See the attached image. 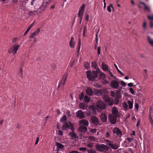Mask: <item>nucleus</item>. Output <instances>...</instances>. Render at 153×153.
Instances as JSON below:
<instances>
[{"label": "nucleus", "mask_w": 153, "mask_h": 153, "mask_svg": "<svg viewBox=\"0 0 153 153\" xmlns=\"http://www.w3.org/2000/svg\"><path fill=\"white\" fill-rule=\"evenodd\" d=\"M84 97V94L83 92H82L80 95L79 96V99L80 100H82L83 99Z\"/></svg>", "instance_id": "de8ad7c7"}, {"label": "nucleus", "mask_w": 153, "mask_h": 153, "mask_svg": "<svg viewBox=\"0 0 153 153\" xmlns=\"http://www.w3.org/2000/svg\"><path fill=\"white\" fill-rule=\"evenodd\" d=\"M147 40L151 45L153 46V40L149 36H148L147 37Z\"/></svg>", "instance_id": "473e14b6"}, {"label": "nucleus", "mask_w": 153, "mask_h": 153, "mask_svg": "<svg viewBox=\"0 0 153 153\" xmlns=\"http://www.w3.org/2000/svg\"><path fill=\"white\" fill-rule=\"evenodd\" d=\"M110 146L111 148L114 150H116L118 149L119 146L116 144H114L113 142L111 144H110Z\"/></svg>", "instance_id": "aec40b11"}, {"label": "nucleus", "mask_w": 153, "mask_h": 153, "mask_svg": "<svg viewBox=\"0 0 153 153\" xmlns=\"http://www.w3.org/2000/svg\"><path fill=\"white\" fill-rule=\"evenodd\" d=\"M97 131V130L96 129L94 128V129H91V130H90V131L92 133H95Z\"/></svg>", "instance_id": "69168bd1"}, {"label": "nucleus", "mask_w": 153, "mask_h": 153, "mask_svg": "<svg viewBox=\"0 0 153 153\" xmlns=\"http://www.w3.org/2000/svg\"><path fill=\"white\" fill-rule=\"evenodd\" d=\"M70 136L73 139H74L76 138H78V137L76 133L74 132H70L69 133Z\"/></svg>", "instance_id": "393cba45"}, {"label": "nucleus", "mask_w": 153, "mask_h": 153, "mask_svg": "<svg viewBox=\"0 0 153 153\" xmlns=\"http://www.w3.org/2000/svg\"><path fill=\"white\" fill-rule=\"evenodd\" d=\"M139 3L140 4H142L144 5L145 10L148 11L149 12L150 11V10L149 7L147 6L144 2L140 1Z\"/></svg>", "instance_id": "a878e982"}, {"label": "nucleus", "mask_w": 153, "mask_h": 153, "mask_svg": "<svg viewBox=\"0 0 153 153\" xmlns=\"http://www.w3.org/2000/svg\"><path fill=\"white\" fill-rule=\"evenodd\" d=\"M89 16L88 14H86L85 15V20L88 21L89 20Z\"/></svg>", "instance_id": "338daca9"}, {"label": "nucleus", "mask_w": 153, "mask_h": 153, "mask_svg": "<svg viewBox=\"0 0 153 153\" xmlns=\"http://www.w3.org/2000/svg\"><path fill=\"white\" fill-rule=\"evenodd\" d=\"M87 149L86 148L84 147H80L79 149V150L82 151H85Z\"/></svg>", "instance_id": "4d7b16f0"}, {"label": "nucleus", "mask_w": 153, "mask_h": 153, "mask_svg": "<svg viewBox=\"0 0 153 153\" xmlns=\"http://www.w3.org/2000/svg\"><path fill=\"white\" fill-rule=\"evenodd\" d=\"M76 116L79 119H82L85 117V115L82 111L79 110L76 112Z\"/></svg>", "instance_id": "9b49d317"}, {"label": "nucleus", "mask_w": 153, "mask_h": 153, "mask_svg": "<svg viewBox=\"0 0 153 153\" xmlns=\"http://www.w3.org/2000/svg\"><path fill=\"white\" fill-rule=\"evenodd\" d=\"M120 82L116 80H113L111 82V86L112 88L117 89L119 87Z\"/></svg>", "instance_id": "9d476101"}, {"label": "nucleus", "mask_w": 153, "mask_h": 153, "mask_svg": "<svg viewBox=\"0 0 153 153\" xmlns=\"http://www.w3.org/2000/svg\"><path fill=\"white\" fill-rule=\"evenodd\" d=\"M88 139L90 140L93 141L95 140V138L92 136H90L88 137Z\"/></svg>", "instance_id": "8fccbe9b"}, {"label": "nucleus", "mask_w": 153, "mask_h": 153, "mask_svg": "<svg viewBox=\"0 0 153 153\" xmlns=\"http://www.w3.org/2000/svg\"><path fill=\"white\" fill-rule=\"evenodd\" d=\"M91 98L90 97L87 95H85L84 97V101L87 103L90 100Z\"/></svg>", "instance_id": "72a5a7b5"}, {"label": "nucleus", "mask_w": 153, "mask_h": 153, "mask_svg": "<svg viewBox=\"0 0 153 153\" xmlns=\"http://www.w3.org/2000/svg\"><path fill=\"white\" fill-rule=\"evenodd\" d=\"M69 123L66 122H64L63 123V126L62 128L63 130H66L67 129H69Z\"/></svg>", "instance_id": "6ab92c4d"}, {"label": "nucleus", "mask_w": 153, "mask_h": 153, "mask_svg": "<svg viewBox=\"0 0 153 153\" xmlns=\"http://www.w3.org/2000/svg\"><path fill=\"white\" fill-rule=\"evenodd\" d=\"M110 136V134H109V133L108 132H106L105 137L106 138H108Z\"/></svg>", "instance_id": "e2e57ef3"}, {"label": "nucleus", "mask_w": 153, "mask_h": 153, "mask_svg": "<svg viewBox=\"0 0 153 153\" xmlns=\"http://www.w3.org/2000/svg\"><path fill=\"white\" fill-rule=\"evenodd\" d=\"M84 65L85 68L87 69H89L90 67L89 64L87 62H85L84 63Z\"/></svg>", "instance_id": "e433bc0d"}, {"label": "nucleus", "mask_w": 153, "mask_h": 153, "mask_svg": "<svg viewBox=\"0 0 153 153\" xmlns=\"http://www.w3.org/2000/svg\"><path fill=\"white\" fill-rule=\"evenodd\" d=\"M34 36H35V35L33 33H32L30 35L29 38H33Z\"/></svg>", "instance_id": "774afa93"}, {"label": "nucleus", "mask_w": 153, "mask_h": 153, "mask_svg": "<svg viewBox=\"0 0 153 153\" xmlns=\"http://www.w3.org/2000/svg\"><path fill=\"white\" fill-rule=\"evenodd\" d=\"M134 106L135 108L137 110H138L139 109V105L138 103H135Z\"/></svg>", "instance_id": "680f3d73"}, {"label": "nucleus", "mask_w": 153, "mask_h": 153, "mask_svg": "<svg viewBox=\"0 0 153 153\" xmlns=\"http://www.w3.org/2000/svg\"><path fill=\"white\" fill-rule=\"evenodd\" d=\"M91 120L93 124L96 126H100L101 124L99 121L98 118L95 116H92L91 118Z\"/></svg>", "instance_id": "6e6552de"}, {"label": "nucleus", "mask_w": 153, "mask_h": 153, "mask_svg": "<svg viewBox=\"0 0 153 153\" xmlns=\"http://www.w3.org/2000/svg\"><path fill=\"white\" fill-rule=\"evenodd\" d=\"M93 143L91 142L89 143L87 145V146L89 148H91L93 147Z\"/></svg>", "instance_id": "6e6d98bb"}, {"label": "nucleus", "mask_w": 153, "mask_h": 153, "mask_svg": "<svg viewBox=\"0 0 153 153\" xmlns=\"http://www.w3.org/2000/svg\"><path fill=\"white\" fill-rule=\"evenodd\" d=\"M105 141L106 143H107V144L110 146V144H111L112 143V141H111L108 140H105Z\"/></svg>", "instance_id": "864d4df0"}, {"label": "nucleus", "mask_w": 153, "mask_h": 153, "mask_svg": "<svg viewBox=\"0 0 153 153\" xmlns=\"http://www.w3.org/2000/svg\"><path fill=\"white\" fill-rule=\"evenodd\" d=\"M114 65L115 67H116L117 70V71L121 75H123V74L119 69L118 68L117 66V65L115 64H114Z\"/></svg>", "instance_id": "a18cd8bd"}, {"label": "nucleus", "mask_w": 153, "mask_h": 153, "mask_svg": "<svg viewBox=\"0 0 153 153\" xmlns=\"http://www.w3.org/2000/svg\"><path fill=\"white\" fill-rule=\"evenodd\" d=\"M91 67H92L94 68L95 69L97 70V69L99 68H97V64L96 62H93L91 63Z\"/></svg>", "instance_id": "cd10ccee"}, {"label": "nucleus", "mask_w": 153, "mask_h": 153, "mask_svg": "<svg viewBox=\"0 0 153 153\" xmlns=\"http://www.w3.org/2000/svg\"><path fill=\"white\" fill-rule=\"evenodd\" d=\"M56 144L57 148H58V149H59L63 148L64 147L63 145L58 142L56 143Z\"/></svg>", "instance_id": "7c9ffc66"}, {"label": "nucleus", "mask_w": 153, "mask_h": 153, "mask_svg": "<svg viewBox=\"0 0 153 153\" xmlns=\"http://www.w3.org/2000/svg\"><path fill=\"white\" fill-rule=\"evenodd\" d=\"M108 74H110V76L112 78L116 80L117 79L116 78V77L113 75L112 73L110 71H108Z\"/></svg>", "instance_id": "f704fd0d"}, {"label": "nucleus", "mask_w": 153, "mask_h": 153, "mask_svg": "<svg viewBox=\"0 0 153 153\" xmlns=\"http://www.w3.org/2000/svg\"><path fill=\"white\" fill-rule=\"evenodd\" d=\"M143 27L144 30H145L146 27V22L145 21H144L143 22Z\"/></svg>", "instance_id": "603ef678"}, {"label": "nucleus", "mask_w": 153, "mask_h": 153, "mask_svg": "<svg viewBox=\"0 0 153 153\" xmlns=\"http://www.w3.org/2000/svg\"><path fill=\"white\" fill-rule=\"evenodd\" d=\"M79 123L82 124L86 126H88L89 125V122L88 120L83 119L79 122Z\"/></svg>", "instance_id": "b1692460"}, {"label": "nucleus", "mask_w": 153, "mask_h": 153, "mask_svg": "<svg viewBox=\"0 0 153 153\" xmlns=\"http://www.w3.org/2000/svg\"><path fill=\"white\" fill-rule=\"evenodd\" d=\"M121 85L123 87H125L126 86V83L123 82V81H120Z\"/></svg>", "instance_id": "052dcab7"}, {"label": "nucleus", "mask_w": 153, "mask_h": 153, "mask_svg": "<svg viewBox=\"0 0 153 153\" xmlns=\"http://www.w3.org/2000/svg\"><path fill=\"white\" fill-rule=\"evenodd\" d=\"M101 48L100 46L99 47L97 48V53L98 55H99L100 53V51Z\"/></svg>", "instance_id": "3c124183"}, {"label": "nucleus", "mask_w": 153, "mask_h": 153, "mask_svg": "<svg viewBox=\"0 0 153 153\" xmlns=\"http://www.w3.org/2000/svg\"><path fill=\"white\" fill-rule=\"evenodd\" d=\"M103 99L106 102H110L111 100V98L107 95L104 96Z\"/></svg>", "instance_id": "c85d7f7f"}, {"label": "nucleus", "mask_w": 153, "mask_h": 153, "mask_svg": "<svg viewBox=\"0 0 153 153\" xmlns=\"http://www.w3.org/2000/svg\"><path fill=\"white\" fill-rule=\"evenodd\" d=\"M101 65L102 70L105 71H107V73H108V71L110 70H109L110 68H109L108 65L104 63V62L102 63Z\"/></svg>", "instance_id": "4468645a"}, {"label": "nucleus", "mask_w": 153, "mask_h": 153, "mask_svg": "<svg viewBox=\"0 0 153 153\" xmlns=\"http://www.w3.org/2000/svg\"><path fill=\"white\" fill-rule=\"evenodd\" d=\"M40 29L39 28H38L33 33L35 35V36H36L38 35V34H39V33L40 32Z\"/></svg>", "instance_id": "ea45409f"}, {"label": "nucleus", "mask_w": 153, "mask_h": 153, "mask_svg": "<svg viewBox=\"0 0 153 153\" xmlns=\"http://www.w3.org/2000/svg\"><path fill=\"white\" fill-rule=\"evenodd\" d=\"M67 117L65 115H63L60 119V122H61L62 123H63L64 122H66V121L67 120Z\"/></svg>", "instance_id": "c756f323"}, {"label": "nucleus", "mask_w": 153, "mask_h": 153, "mask_svg": "<svg viewBox=\"0 0 153 153\" xmlns=\"http://www.w3.org/2000/svg\"><path fill=\"white\" fill-rule=\"evenodd\" d=\"M107 90L106 88L101 89L97 91V93L100 95H104L107 94Z\"/></svg>", "instance_id": "a211bd4d"}, {"label": "nucleus", "mask_w": 153, "mask_h": 153, "mask_svg": "<svg viewBox=\"0 0 153 153\" xmlns=\"http://www.w3.org/2000/svg\"><path fill=\"white\" fill-rule=\"evenodd\" d=\"M101 121L103 123L106 122L107 120V117L106 114L105 113H102L100 116Z\"/></svg>", "instance_id": "f3484780"}, {"label": "nucleus", "mask_w": 153, "mask_h": 153, "mask_svg": "<svg viewBox=\"0 0 153 153\" xmlns=\"http://www.w3.org/2000/svg\"><path fill=\"white\" fill-rule=\"evenodd\" d=\"M112 112L113 114L112 115L118 117L120 116L118 109L116 107H113L112 110Z\"/></svg>", "instance_id": "2eb2a0df"}, {"label": "nucleus", "mask_w": 153, "mask_h": 153, "mask_svg": "<svg viewBox=\"0 0 153 153\" xmlns=\"http://www.w3.org/2000/svg\"><path fill=\"white\" fill-rule=\"evenodd\" d=\"M86 114L88 116H90L91 114H95L96 113V111L95 107L93 105L90 107H88L86 109V111L85 112Z\"/></svg>", "instance_id": "f03ea898"}, {"label": "nucleus", "mask_w": 153, "mask_h": 153, "mask_svg": "<svg viewBox=\"0 0 153 153\" xmlns=\"http://www.w3.org/2000/svg\"><path fill=\"white\" fill-rule=\"evenodd\" d=\"M123 107L125 109H127L128 108V105L126 103L124 102L123 104Z\"/></svg>", "instance_id": "79ce46f5"}, {"label": "nucleus", "mask_w": 153, "mask_h": 153, "mask_svg": "<svg viewBox=\"0 0 153 153\" xmlns=\"http://www.w3.org/2000/svg\"><path fill=\"white\" fill-rule=\"evenodd\" d=\"M83 15H82H82L80 14V15H77L78 17H79V20L80 21V24L82 22V19Z\"/></svg>", "instance_id": "c03bdc74"}, {"label": "nucleus", "mask_w": 153, "mask_h": 153, "mask_svg": "<svg viewBox=\"0 0 153 153\" xmlns=\"http://www.w3.org/2000/svg\"><path fill=\"white\" fill-rule=\"evenodd\" d=\"M115 103L116 104H117L119 103V99L116 97H114Z\"/></svg>", "instance_id": "49530a36"}, {"label": "nucleus", "mask_w": 153, "mask_h": 153, "mask_svg": "<svg viewBox=\"0 0 153 153\" xmlns=\"http://www.w3.org/2000/svg\"><path fill=\"white\" fill-rule=\"evenodd\" d=\"M85 4H82L79 7L77 15H80V14L83 15L85 11Z\"/></svg>", "instance_id": "ddd939ff"}, {"label": "nucleus", "mask_w": 153, "mask_h": 153, "mask_svg": "<svg viewBox=\"0 0 153 153\" xmlns=\"http://www.w3.org/2000/svg\"><path fill=\"white\" fill-rule=\"evenodd\" d=\"M110 7H112L113 9L114 8V7L112 4H111L109 6H108L107 8V10L109 12H111V10Z\"/></svg>", "instance_id": "58836bf2"}, {"label": "nucleus", "mask_w": 153, "mask_h": 153, "mask_svg": "<svg viewBox=\"0 0 153 153\" xmlns=\"http://www.w3.org/2000/svg\"><path fill=\"white\" fill-rule=\"evenodd\" d=\"M87 130V128L86 127L84 126H81L78 128L79 131L81 132L85 133Z\"/></svg>", "instance_id": "dca6fc26"}, {"label": "nucleus", "mask_w": 153, "mask_h": 153, "mask_svg": "<svg viewBox=\"0 0 153 153\" xmlns=\"http://www.w3.org/2000/svg\"><path fill=\"white\" fill-rule=\"evenodd\" d=\"M97 106L101 109L103 110L105 108V105L104 102L101 101H99L97 102Z\"/></svg>", "instance_id": "f8f14e48"}, {"label": "nucleus", "mask_w": 153, "mask_h": 153, "mask_svg": "<svg viewBox=\"0 0 153 153\" xmlns=\"http://www.w3.org/2000/svg\"><path fill=\"white\" fill-rule=\"evenodd\" d=\"M133 137H127L126 140H127L129 143L131 142V141L133 140Z\"/></svg>", "instance_id": "bf43d9fd"}, {"label": "nucleus", "mask_w": 153, "mask_h": 153, "mask_svg": "<svg viewBox=\"0 0 153 153\" xmlns=\"http://www.w3.org/2000/svg\"><path fill=\"white\" fill-rule=\"evenodd\" d=\"M128 105L129 108L131 109L133 108V100L131 99V101L128 100Z\"/></svg>", "instance_id": "bb28decb"}, {"label": "nucleus", "mask_w": 153, "mask_h": 153, "mask_svg": "<svg viewBox=\"0 0 153 153\" xmlns=\"http://www.w3.org/2000/svg\"><path fill=\"white\" fill-rule=\"evenodd\" d=\"M111 96L114 97H115L116 94L114 91H112L111 92Z\"/></svg>", "instance_id": "5fc2aeb1"}, {"label": "nucleus", "mask_w": 153, "mask_h": 153, "mask_svg": "<svg viewBox=\"0 0 153 153\" xmlns=\"http://www.w3.org/2000/svg\"><path fill=\"white\" fill-rule=\"evenodd\" d=\"M96 147L98 151L101 152H104V150L108 151L109 149V147L104 144L97 145L96 146Z\"/></svg>", "instance_id": "39448f33"}, {"label": "nucleus", "mask_w": 153, "mask_h": 153, "mask_svg": "<svg viewBox=\"0 0 153 153\" xmlns=\"http://www.w3.org/2000/svg\"><path fill=\"white\" fill-rule=\"evenodd\" d=\"M115 97L120 99L121 97V95H120L119 93L117 92Z\"/></svg>", "instance_id": "09e8293b"}, {"label": "nucleus", "mask_w": 153, "mask_h": 153, "mask_svg": "<svg viewBox=\"0 0 153 153\" xmlns=\"http://www.w3.org/2000/svg\"><path fill=\"white\" fill-rule=\"evenodd\" d=\"M87 77L90 81H93L98 76V74L100 77H102L104 79L106 78L105 74L102 72L99 68L97 69L96 71H93L91 72L90 70H88L86 72Z\"/></svg>", "instance_id": "f257e3e1"}, {"label": "nucleus", "mask_w": 153, "mask_h": 153, "mask_svg": "<svg viewBox=\"0 0 153 153\" xmlns=\"http://www.w3.org/2000/svg\"><path fill=\"white\" fill-rule=\"evenodd\" d=\"M28 12L29 15L30 16H33L34 15L35 16L36 15V14L34 13L33 11H29Z\"/></svg>", "instance_id": "4c0bfd02"}, {"label": "nucleus", "mask_w": 153, "mask_h": 153, "mask_svg": "<svg viewBox=\"0 0 153 153\" xmlns=\"http://www.w3.org/2000/svg\"><path fill=\"white\" fill-rule=\"evenodd\" d=\"M70 129L73 131L72 132H74V128L73 125L71 122H69V127Z\"/></svg>", "instance_id": "c9c22d12"}, {"label": "nucleus", "mask_w": 153, "mask_h": 153, "mask_svg": "<svg viewBox=\"0 0 153 153\" xmlns=\"http://www.w3.org/2000/svg\"><path fill=\"white\" fill-rule=\"evenodd\" d=\"M79 106L80 108L82 110H84L85 109V106L82 103H80L79 105Z\"/></svg>", "instance_id": "37998d69"}, {"label": "nucleus", "mask_w": 153, "mask_h": 153, "mask_svg": "<svg viewBox=\"0 0 153 153\" xmlns=\"http://www.w3.org/2000/svg\"><path fill=\"white\" fill-rule=\"evenodd\" d=\"M114 134L117 137L120 138L121 137L122 134L120 130L117 127H115L112 130Z\"/></svg>", "instance_id": "423d86ee"}, {"label": "nucleus", "mask_w": 153, "mask_h": 153, "mask_svg": "<svg viewBox=\"0 0 153 153\" xmlns=\"http://www.w3.org/2000/svg\"><path fill=\"white\" fill-rule=\"evenodd\" d=\"M129 90L130 92H131V93L132 94H134L135 92L134 91L133 89H132V88H130L129 89Z\"/></svg>", "instance_id": "13d9d810"}, {"label": "nucleus", "mask_w": 153, "mask_h": 153, "mask_svg": "<svg viewBox=\"0 0 153 153\" xmlns=\"http://www.w3.org/2000/svg\"><path fill=\"white\" fill-rule=\"evenodd\" d=\"M49 3V1L48 0H43V1L42 5L40 6L39 8V12L41 13L43 11L46 7H47Z\"/></svg>", "instance_id": "0eeeda50"}, {"label": "nucleus", "mask_w": 153, "mask_h": 153, "mask_svg": "<svg viewBox=\"0 0 153 153\" xmlns=\"http://www.w3.org/2000/svg\"><path fill=\"white\" fill-rule=\"evenodd\" d=\"M20 47L18 43H16L8 50V52L9 53H13V54L14 55L16 53Z\"/></svg>", "instance_id": "20e7f679"}, {"label": "nucleus", "mask_w": 153, "mask_h": 153, "mask_svg": "<svg viewBox=\"0 0 153 153\" xmlns=\"http://www.w3.org/2000/svg\"><path fill=\"white\" fill-rule=\"evenodd\" d=\"M118 116H114L112 114H109L108 116V119L110 123L112 124H115L117 121V118Z\"/></svg>", "instance_id": "1a4fd4ad"}, {"label": "nucleus", "mask_w": 153, "mask_h": 153, "mask_svg": "<svg viewBox=\"0 0 153 153\" xmlns=\"http://www.w3.org/2000/svg\"><path fill=\"white\" fill-rule=\"evenodd\" d=\"M28 0H20V4L22 6L23 5H25L27 2Z\"/></svg>", "instance_id": "2f4dec72"}, {"label": "nucleus", "mask_w": 153, "mask_h": 153, "mask_svg": "<svg viewBox=\"0 0 153 153\" xmlns=\"http://www.w3.org/2000/svg\"><path fill=\"white\" fill-rule=\"evenodd\" d=\"M148 18L150 20V27L152 28L153 27V15L151 16L148 15Z\"/></svg>", "instance_id": "412c9836"}, {"label": "nucleus", "mask_w": 153, "mask_h": 153, "mask_svg": "<svg viewBox=\"0 0 153 153\" xmlns=\"http://www.w3.org/2000/svg\"><path fill=\"white\" fill-rule=\"evenodd\" d=\"M19 75L20 76V77L22 78H23V73H22V68H20L19 72Z\"/></svg>", "instance_id": "a19ab883"}, {"label": "nucleus", "mask_w": 153, "mask_h": 153, "mask_svg": "<svg viewBox=\"0 0 153 153\" xmlns=\"http://www.w3.org/2000/svg\"><path fill=\"white\" fill-rule=\"evenodd\" d=\"M75 43L74 41V38L73 37L71 38V40L70 42L69 45L71 48H73L74 47Z\"/></svg>", "instance_id": "5701e85b"}, {"label": "nucleus", "mask_w": 153, "mask_h": 153, "mask_svg": "<svg viewBox=\"0 0 153 153\" xmlns=\"http://www.w3.org/2000/svg\"><path fill=\"white\" fill-rule=\"evenodd\" d=\"M17 39H18L17 38H13L12 40V42L13 43H16V41H17Z\"/></svg>", "instance_id": "0e129e2a"}, {"label": "nucleus", "mask_w": 153, "mask_h": 153, "mask_svg": "<svg viewBox=\"0 0 153 153\" xmlns=\"http://www.w3.org/2000/svg\"><path fill=\"white\" fill-rule=\"evenodd\" d=\"M68 74L67 73H65L63 75L61 80L59 82V85H58L57 88H59L61 87L63 88L64 85H65L66 81L67 80Z\"/></svg>", "instance_id": "7ed1b4c3"}, {"label": "nucleus", "mask_w": 153, "mask_h": 153, "mask_svg": "<svg viewBox=\"0 0 153 153\" xmlns=\"http://www.w3.org/2000/svg\"><path fill=\"white\" fill-rule=\"evenodd\" d=\"M86 92L88 95L90 96H92L93 94L92 89L90 88H88L86 90Z\"/></svg>", "instance_id": "4be33fe9"}]
</instances>
